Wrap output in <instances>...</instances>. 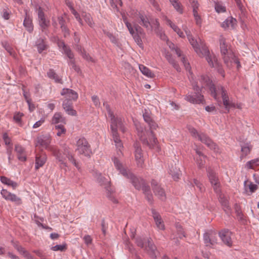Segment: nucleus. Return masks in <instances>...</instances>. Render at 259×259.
I'll return each instance as SVG.
<instances>
[{"mask_svg": "<svg viewBox=\"0 0 259 259\" xmlns=\"http://www.w3.org/2000/svg\"><path fill=\"white\" fill-rule=\"evenodd\" d=\"M195 52L200 57H204L208 65L211 68H215L218 72L223 77H225V71L222 65L218 62V59L213 53H210L208 48L200 39H194L191 36H188Z\"/></svg>", "mask_w": 259, "mask_h": 259, "instance_id": "1", "label": "nucleus"}, {"mask_svg": "<svg viewBox=\"0 0 259 259\" xmlns=\"http://www.w3.org/2000/svg\"><path fill=\"white\" fill-rule=\"evenodd\" d=\"M112 160L116 169L119 170L123 176L130 180V182L136 189L138 190H142L143 191L145 186H149L144 179L141 177H137L129 170L124 168L122 163L117 157H114L112 158Z\"/></svg>", "mask_w": 259, "mask_h": 259, "instance_id": "2", "label": "nucleus"}, {"mask_svg": "<svg viewBox=\"0 0 259 259\" xmlns=\"http://www.w3.org/2000/svg\"><path fill=\"white\" fill-rule=\"evenodd\" d=\"M209 91L211 96L218 102V105L220 107L222 106V103L218 96L219 95H221L223 100V104L225 106L226 111H221V112L229 113L230 108L235 107L234 104L229 102L227 91L222 85L218 84L215 86L213 84H212V85L209 87Z\"/></svg>", "mask_w": 259, "mask_h": 259, "instance_id": "3", "label": "nucleus"}, {"mask_svg": "<svg viewBox=\"0 0 259 259\" xmlns=\"http://www.w3.org/2000/svg\"><path fill=\"white\" fill-rule=\"evenodd\" d=\"M137 134L143 145L152 149L157 143V139L152 131L147 130L140 122L135 123Z\"/></svg>", "mask_w": 259, "mask_h": 259, "instance_id": "4", "label": "nucleus"}, {"mask_svg": "<svg viewBox=\"0 0 259 259\" xmlns=\"http://www.w3.org/2000/svg\"><path fill=\"white\" fill-rule=\"evenodd\" d=\"M137 245L143 248L147 253L153 259L156 258L157 248L151 238L145 237H138L135 241Z\"/></svg>", "mask_w": 259, "mask_h": 259, "instance_id": "5", "label": "nucleus"}, {"mask_svg": "<svg viewBox=\"0 0 259 259\" xmlns=\"http://www.w3.org/2000/svg\"><path fill=\"white\" fill-rule=\"evenodd\" d=\"M76 151L80 155H83L84 156L90 158L92 151L91 145L84 137L79 138L76 142Z\"/></svg>", "mask_w": 259, "mask_h": 259, "instance_id": "6", "label": "nucleus"}, {"mask_svg": "<svg viewBox=\"0 0 259 259\" xmlns=\"http://www.w3.org/2000/svg\"><path fill=\"white\" fill-rule=\"evenodd\" d=\"M139 23L147 28V30L154 31L157 32L159 31V23L157 19H153L149 22L146 16L139 14L138 15Z\"/></svg>", "mask_w": 259, "mask_h": 259, "instance_id": "7", "label": "nucleus"}, {"mask_svg": "<svg viewBox=\"0 0 259 259\" xmlns=\"http://www.w3.org/2000/svg\"><path fill=\"white\" fill-rule=\"evenodd\" d=\"M206 171L209 182L211 184L214 191L217 194L221 193V184L219 179L217 176L215 172L210 167L207 168Z\"/></svg>", "mask_w": 259, "mask_h": 259, "instance_id": "8", "label": "nucleus"}, {"mask_svg": "<svg viewBox=\"0 0 259 259\" xmlns=\"http://www.w3.org/2000/svg\"><path fill=\"white\" fill-rule=\"evenodd\" d=\"M220 46L221 53L224 60V62L226 65H228L230 60L228 45L226 43V39L222 36V35L221 36L220 38Z\"/></svg>", "mask_w": 259, "mask_h": 259, "instance_id": "9", "label": "nucleus"}, {"mask_svg": "<svg viewBox=\"0 0 259 259\" xmlns=\"http://www.w3.org/2000/svg\"><path fill=\"white\" fill-rule=\"evenodd\" d=\"M198 139L210 149L213 150L216 152H218V146L206 134L203 133L200 134L198 135Z\"/></svg>", "mask_w": 259, "mask_h": 259, "instance_id": "10", "label": "nucleus"}, {"mask_svg": "<svg viewBox=\"0 0 259 259\" xmlns=\"http://www.w3.org/2000/svg\"><path fill=\"white\" fill-rule=\"evenodd\" d=\"M134 147L135 149V157L137 165L139 167H142L144 163V160L140 143L138 142H135L134 144Z\"/></svg>", "mask_w": 259, "mask_h": 259, "instance_id": "11", "label": "nucleus"}, {"mask_svg": "<svg viewBox=\"0 0 259 259\" xmlns=\"http://www.w3.org/2000/svg\"><path fill=\"white\" fill-rule=\"evenodd\" d=\"M51 141V138L49 135H41L37 137L36 140L35 146H40L45 148L46 149L49 150L50 147H53L50 146Z\"/></svg>", "mask_w": 259, "mask_h": 259, "instance_id": "12", "label": "nucleus"}, {"mask_svg": "<svg viewBox=\"0 0 259 259\" xmlns=\"http://www.w3.org/2000/svg\"><path fill=\"white\" fill-rule=\"evenodd\" d=\"M49 151L52 152L56 160L60 162V166L61 168H62L63 167L67 166V163L65 162V158L59 149L55 147H52L49 148Z\"/></svg>", "mask_w": 259, "mask_h": 259, "instance_id": "13", "label": "nucleus"}, {"mask_svg": "<svg viewBox=\"0 0 259 259\" xmlns=\"http://www.w3.org/2000/svg\"><path fill=\"white\" fill-rule=\"evenodd\" d=\"M143 117L145 122L148 124L150 131H153V130H156L158 127V124L153 120L150 112L145 109L144 112L143 113Z\"/></svg>", "mask_w": 259, "mask_h": 259, "instance_id": "14", "label": "nucleus"}, {"mask_svg": "<svg viewBox=\"0 0 259 259\" xmlns=\"http://www.w3.org/2000/svg\"><path fill=\"white\" fill-rule=\"evenodd\" d=\"M219 234L225 244L229 247L232 245V241L231 237V232L228 229L221 230Z\"/></svg>", "mask_w": 259, "mask_h": 259, "instance_id": "15", "label": "nucleus"}, {"mask_svg": "<svg viewBox=\"0 0 259 259\" xmlns=\"http://www.w3.org/2000/svg\"><path fill=\"white\" fill-rule=\"evenodd\" d=\"M62 96H65V100H69L72 102V101H76L78 98L77 93L73 90L67 88H64L61 92Z\"/></svg>", "mask_w": 259, "mask_h": 259, "instance_id": "16", "label": "nucleus"}, {"mask_svg": "<svg viewBox=\"0 0 259 259\" xmlns=\"http://www.w3.org/2000/svg\"><path fill=\"white\" fill-rule=\"evenodd\" d=\"M37 15L39 26L41 27L42 31H44L49 27L50 22L46 19L44 13L40 7L38 8Z\"/></svg>", "mask_w": 259, "mask_h": 259, "instance_id": "17", "label": "nucleus"}, {"mask_svg": "<svg viewBox=\"0 0 259 259\" xmlns=\"http://www.w3.org/2000/svg\"><path fill=\"white\" fill-rule=\"evenodd\" d=\"M109 115L111 118L110 128L111 131H117L118 126L122 124L121 118L115 117L111 110H109Z\"/></svg>", "mask_w": 259, "mask_h": 259, "instance_id": "18", "label": "nucleus"}, {"mask_svg": "<svg viewBox=\"0 0 259 259\" xmlns=\"http://www.w3.org/2000/svg\"><path fill=\"white\" fill-rule=\"evenodd\" d=\"M151 212L157 227L160 230H164V225L159 213L153 208L151 209Z\"/></svg>", "mask_w": 259, "mask_h": 259, "instance_id": "19", "label": "nucleus"}, {"mask_svg": "<svg viewBox=\"0 0 259 259\" xmlns=\"http://www.w3.org/2000/svg\"><path fill=\"white\" fill-rule=\"evenodd\" d=\"M47 159V155L44 153L37 154L35 156V169L38 170L43 166Z\"/></svg>", "mask_w": 259, "mask_h": 259, "instance_id": "20", "label": "nucleus"}, {"mask_svg": "<svg viewBox=\"0 0 259 259\" xmlns=\"http://www.w3.org/2000/svg\"><path fill=\"white\" fill-rule=\"evenodd\" d=\"M188 94L186 96L185 99L191 103L200 104L203 100V96L201 94Z\"/></svg>", "mask_w": 259, "mask_h": 259, "instance_id": "21", "label": "nucleus"}, {"mask_svg": "<svg viewBox=\"0 0 259 259\" xmlns=\"http://www.w3.org/2000/svg\"><path fill=\"white\" fill-rule=\"evenodd\" d=\"M219 202L221 204L222 207L224 211L227 214L231 212V207L229 205V202L228 199L222 194H220L219 198Z\"/></svg>", "mask_w": 259, "mask_h": 259, "instance_id": "22", "label": "nucleus"}, {"mask_svg": "<svg viewBox=\"0 0 259 259\" xmlns=\"http://www.w3.org/2000/svg\"><path fill=\"white\" fill-rule=\"evenodd\" d=\"M62 106L67 114L71 116H76V111L73 109L72 102L69 100H64L62 104Z\"/></svg>", "mask_w": 259, "mask_h": 259, "instance_id": "23", "label": "nucleus"}, {"mask_svg": "<svg viewBox=\"0 0 259 259\" xmlns=\"http://www.w3.org/2000/svg\"><path fill=\"white\" fill-rule=\"evenodd\" d=\"M15 151L17 153L19 160L24 162L27 160L25 149L20 145L16 144L15 146Z\"/></svg>", "mask_w": 259, "mask_h": 259, "instance_id": "24", "label": "nucleus"}, {"mask_svg": "<svg viewBox=\"0 0 259 259\" xmlns=\"http://www.w3.org/2000/svg\"><path fill=\"white\" fill-rule=\"evenodd\" d=\"M52 124H66V119L65 117L63 116L61 112H56L53 115L52 118Z\"/></svg>", "mask_w": 259, "mask_h": 259, "instance_id": "25", "label": "nucleus"}, {"mask_svg": "<svg viewBox=\"0 0 259 259\" xmlns=\"http://www.w3.org/2000/svg\"><path fill=\"white\" fill-rule=\"evenodd\" d=\"M35 46L37 47V51L39 54L44 51L47 50L48 48L45 39L41 37L37 39L35 41Z\"/></svg>", "mask_w": 259, "mask_h": 259, "instance_id": "26", "label": "nucleus"}, {"mask_svg": "<svg viewBox=\"0 0 259 259\" xmlns=\"http://www.w3.org/2000/svg\"><path fill=\"white\" fill-rule=\"evenodd\" d=\"M203 240L206 246L212 247L216 244V240H213L212 234L207 232L203 234Z\"/></svg>", "mask_w": 259, "mask_h": 259, "instance_id": "27", "label": "nucleus"}, {"mask_svg": "<svg viewBox=\"0 0 259 259\" xmlns=\"http://www.w3.org/2000/svg\"><path fill=\"white\" fill-rule=\"evenodd\" d=\"M236 24V20L233 17H229L226 19L222 23V26L224 28H232L235 27Z\"/></svg>", "mask_w": 259, "mask_h": 259, "instance_id": "28", "label": "nucleus"}, {"mask_svg": "<svg viewBox=\"0 0 259 259\" xmlns=\"http://www.w3.org/2000/svg\"><path fill=\"white\" fill-rule=\"evenodd\" d=\"M165 58L169 63L178 72L181 71V67L177 61H176L171 54L169 53H166L165 55Z\"/></svg>", "mask_w": 259, "mask_h": 259, "instance_id": "29", "label": "nucleus"}, {"mask_svg": "<svg viewBox=\"0 0 259 259\" xmlns=\"http://www.w3.org/2000/svg\"><path fill=\"white\" fill-rule=\"evenodd\" d=\"M47 76L49 78L54 79L56 83H63L62 78L55 72L53 69H50L47 72Z\"/></svg>", "mask_w": 259, "mask_h": 259, "instance_id": "30", "label": "nucleus"}, {"mask_svg": "<svg viewBox=\"0 0 259 259\" xmlns=\"http://www.w3.org/2000/svg\"><path fill=\"white\" fill-rule=\"evenodd\" d=\"M139 68L141 73L149 78H154L155 75L148 68L142 64L139 65Z\"/></svg>", "mask_w": 259, "mask_h": 259, "instance_id": "31", "label": "nucleus"}, {"mask_svg": "<svg viewBox=\"0 0 259 259\" xmlns=\"http://www.w3.org/2000/svg\"><path fill=\"white\" fill-rule=\"evenodd\" d=\"M155 195L157 196L162 201H164L166 199V194L164 190L160 186L157 188H154L153 190Z\"/></svg>", "mask_w": 259, "mask_h": 259, "instance_id": "32", "label": "nucleus"}, {"mask_svg": "<svg viewBox=\"0 0 259 259\" xmlns=\"http://www.w3.org/2000/svg\"><path fill=\"white\" fill-rule=\"evenodd\" d=\"M143 193L145 195V198L148 201L149 203L150 204H152L153 200V195L151 193L150 186H145L144 190H143Z\"/></svg>", "mask_w": 259, "mask_h": 259, "instance_id": "33", "label": "nucleus"}, {"mask_svg": "<svg viewBox=\"0 0 259 259\" xmlns=\"http://www.w3.org/2000/svg\"><path fill=\"white\" fill-rule=\"evenodd\" d=\"M169 173L175 181H177L180 178V171L179 168L174 165L169 167Z\"/></svg>", "mask_w": 259, "mask_h": 259, "instance_id": "34", "label": "nucleus"}, {"mask_svg": "<svg viewBox=\"0 0 259 259\" xmlns=\"http://www.w3.org/2000/svg\"><path fill=\"white\" fill-rule=\"evenodd\" d=\"M234 208L238 221L241 222L245 221V218L242 212L240 205L238 203H235L234 206Z\"/></svg>", "mask_w": 259, "mask_h": 259, "instance_id": "35", "label": "nucleus"}, {"mask_svg": "<svg viewBox=\"0 0 259 259\" xmlns=\"http://www.w3.org/2000/svg\"><path fill=\"white\" fill-rule=\"evenodd\" d=\"M23 25L26 28L27 31L31 32L33 30L32 19L27 15V14H26V17L23 21Z\"/></svg>", "mask_w": 259, "mask_h": 259, "instance_id": "36", "label": "nucleus"}, {"mask_svg": "<svg viewBox=\"0 0 259 259\" xmlns=\"http://www.w3.org/2000/svg\"><path fill=\"white\" fill-rule=\"evenodd\" d=\"M113 139L115 143L116 146L120 149V148L122 147V144L121 141L119 138L117 131H111Z\"/></svg>", "mask_w": 259, "mask_h": 259, "instance_id": "37", "label": "nucleus"}, {"mask_svg": "<svg viewBox=\"0 0 259 259\" xmlns=\"http://www.w3.org/2000/svg\"><path fill=\"white\" fill-rule=\"evenodd\" d=\"M110 183L108 181H107V186L105 187V188L106 189V191H107V196L108 197V198L111 200L113 203H117V200L113 195V191L112 190V189L111 188L110 186Z\"/></svg>", "mask_w": 259, "mask_h": 259, "instance_id": "38", "label": "nucleus"}, {"mask_svg": "<svg viewBox=\"0 0 259 259\" xmlns=\"http://www.w3.org/2000/svg\"><path fill=\"white\" fill-rule=\"evenodd\" d=\"M59 25L61 28V30L64 32H67L68 31L66 21L63 16H59L57 18Z\"/></svg>", "mask_w": 259, "mask_h": 259, "instance_id": "39", "label": "nucleus"}, {"mask_svg": "<svg viewBox=\"0 0 259 259\" xmlns=\"http://www.w3.org/2000/svg\"><path fill=\"white\" fill-rule=\"evenodd\" d=\"M1 181L4 184L12 186L13 189H15L17 186V183L11 180L10 179H8L5 176H2L1 177Z\"/></svg>", "mask_w": 259, "mask_h": 259, "instance_id": "40", "label": "nucleus"}, {"mask_svg": "<svg viewBox=\"0 0 259 259\" xmlns=\"http://www.w3.org/2000/svg\"><path fill=\"white\" fill-rule=\"evenodd\" d=\"M23 116L24 114L23 113L16 112L14 113L13 116L14 121L20 126L23 125L21 118Z\"/></svg>", "mask_w": 259, "mask_h": 259, "instance_id": "41", "label": "nucleus"}, {"mask_svg": "<svg viewBox=\"0 0 259 259\" xmlns=\"http://www.w3.org/2000/svg\"><path fill=\"white\" fill-rule=\"evenodd\" d=\"M214 9L215 11L218 13H224L226 11L225 6L221 2H215L214 3Z\"/></svg>", "mask_w": 259, "mask_h": 259, "instance_id": "42", "label": "nucleus"}, {"mask_svg": "<svg viewBox=\"0 0 259 259\" xmlns=\"http://www.w3.org/2000/svg\"><path fill=\"white\" fill-rule=\"evenodd\" d=\"M107 36L108 38L110 39V41L117 46V47H120L121 46V44H120V41H119L118 38L117 37L116 35L115 34H114L113 33H106Z\"/></svg>", "mask_w": 259, "mask_h": 259, "instance_id": "43", "label": "nucleus"}, {"mask_svg": "<svg viewBox=\"0 0 259 259\" xmlns=\"http://www.w3.org/2000/svg\"><path fill=\"white\" fill-rule=\"evenodd\" d=\"M136 42L137 45L141 48H143V42L141 38V35L144 33H131Z\"/></svg>", "mask_w": 259, "mask_h": 259, "instance_id": "44", "label": "nucleus"}, {"mask_svg": "<svg viewBox=\"0 0 259 259\" xmlns=\"http://www.w3.org/2000/svg\"><path fill=\"white\" fill-rule=\"evenodd\" d=\"M81 16L82 18L84 19V21L91 27L93 26V19L91 17V16L90 14L87 13L85 12H83L81 14Z\"/></svg>", "mask_w": 259, "mask_h": 259, "instance_id": "45", "label": "nucleus"}, {"mask_svg": "<svg viewBox=\"0 0 259 259\" xmlns=\"http://www.w3.org/2000/svg\"><path fill=\"white\" fill-rule=\"evenodd\" d=\"M199 80L202 83V86L206 85L210 87L211 85H212L209 78L206 75H201L199 78Z\"/></svg>", "mask_w": 259, "mask_h": 259, "instance_id": "46", "label": "nucleus"}, {"mask_svg": "<svg viewBox=\"0 0 259 259\" xmlns=\"http://www.w3.org/2000/svg\"><path fill=\"white\" fill-rule=\"evenodd\" d=\"M65 124H59L55 125V129L58 131L57 135L60 137L62 134H65L66 130L64 127Z\"/></svg>", "mask_w": 259, "mask_h": 259, "instance_id": "47", "label": "nucleus"}, {"mask_svg": "<svg viewBox=\"0 0 259 259\" xmlns=\"http://www.w3.org/2000/svg\"><path fill=\"white\" fill-rule=\"evenodd\" d=\"M258 164L259 158H255L248 161L246 164V166L248 168L253 169L254 166H257Z\"/></svg>", "mask_w": 259, "mask_h": 259, "instance_id": "48", "label": "nucleus"}, {"mask_svg": "<svg viewBox=\"0 0 259 259\" xmlns=\"http://www.w3.org/2000/svg\"><path fill=\"white\" fill-rule=\"evenodd\" d=\"M67 244L66 243H64L63 244L56 245L54 246H52L51 247V250L53 251H65L67 249Z\"/></svg>", "mask_w": 259, "mask_h": 259, "instance_id": "49", "label": "nucleus"}, {"mask_svg": "<svg viewBox=\"0 0 259 259\" xmlns=\"http://www.w3.org/2000/svg\"><path fill=\"white\" fill-rule=\"evenodd\" d=\"M9 200L15 202L17 205H20L22 203L21 199L17 196L15 194L12 193L11 194Z\"/></svg>", "mask_w": 259, "mask_h": 259, "instance_id": "50", "label": "nucleus"}, {"mask_svg": "<svg viewBox=\"0 0 259 259\" xmlns=\"http://www.w3.org/2000/svg\"><path fill=\"white\" fill-rule=\"evenodd\" d=\"M170 3L172 4L175 9L180 13H182V9L181 8V5L178 3V0H169Z\"/></svg>", "mask_w": 259, "mask_h": 259, "instance_id": "51", "label": "nucleus"}, {"mask_svg": "<svg viewBox=\"0 0 259 259\" xmlns=\"http://www.w3.org/2000/svg\"><path fill=\"white\" fill-rule=\"evenodd\" d=\"M2 45L11 55L13 54V49L7 41H2Z\"/></svg>", "mask_w": 259, "mask_h": 259, "instance_id": "52", "label": "nucleus"}, {"mask_svg": "<svg viewBox=\"0 0 259 259\" xmlns=\"http://www.w3.org/2000/svg\"><path fill=\"white\" fill-rule=\"evenodd\" d=\"M68 64L71 67V68L73 69L77 73L81 72L79 67L75 64L74 59L69 60Z\"/></svg>", "mask_w": 259, "mask_h": 259, "instance_id": "53", "label": "nucleus"}, {"mask_svg": "<svg viewBox=\"0 0 259 259\" xmlns=\"http://www.w3.org/2000/svg\"><path fill=\"white\" fill-rule=\"evenodd\" d=\"M177 229L178 235H179V237L180 238L182 239L183 237H186L185 231H184V229H183V227H182V226L177 225Z\"/></svg>", "mask_w": 259, "mask_h": 259, "instance_id": "54", "label": "nucleus"}, {"mask_svg": "<svg viewBox=\"0 0 259 259\" xmlns=\"http://www.w3.org/2000/svg\"><path fill=\"white\" fill-rule=\"evenodd\" d=\"M196 163L198 167L199 168H201L204 167L205 165V160L202 157H196Z\"/></svg>", "mask_w": 259, "mask_h": 259, "instance_id": "55", "label": "nucleus"}, {"mask_svg": "<svg viewBox=\"0 0 259 259\" xmlns=\"http://www.w3.org/2000/svg\"><path fill=\"white\" fill-rule=\"evenodd\" d=\"M63 51L65 55L69 58L70 60L74 59V55L69 47H67Z\"/></svg>", "mask_w": 259, "mask_h": 259, "instance_id": "56", "label": "nucleus"}, {"mask_svg": "<svg viewBox=\"0 0 259 259\" xmlns=\"http://www.w3.org/2000/svg\"><path fill=\"white\" fill-rule=\"evenodd\" d=\"M70 10L71 11L72 13L75 16V18L78 21V22L81 25H82V21L81 18L80 17L79 14L75 11V10L73 8V7H70Z\"/></svg>", "mask_w": 259, "mask_h": 259, "instance_id": "57", "label": "nucleus"}, {"mask_svg": "<svg viewBox=\"0 0 259 259\" xmlns=\"http://www.w3.org/2000/svg\"><path fill=\"white\" fill-rule=\"evenodd\" d=\"M1 194L6 200H9L12 193L3 189L1 191Z\"/></svg>", "mask_w": 259, "mask_h": 259, "instance_id": "58", "label": "nucleus"}, {"mask_svg": "<svg viewBox=\"0 0 259 259\" xmlns=\"http://www.w3.org/2000/svg\"><path fill=\"white\" fill-rule=\"evenodd\" d=\"M33 252L35 253L40 259H47V256L42 250H34Z\"/></svg>", "mask_w": 259, "mask_h": 259, "instance_id": "59", "label": "nucleus"}, {"mask_svg": "<svg viewBox=\"0 0 259 259\" xmlns=\"http://www.w3.org/2000/svg\"><path fill=\"white\" fill-rule=\"evenodd\" d=\"M165 20L167 24L174 30V31H175L176 32H178L177 31H178L179 29L178 27L175 24H174L170 20L167 19L166 17Z\"/></svg>", "mask_w": 259, "mask_h": 259, "instance_id": "60", "label": "nucleus"}, {"mask_svg": "<svg viewBox=\"0 0 259 259\" xmlns=\"http://www.w3.org/2000/svg\"><path fill=\"white\" fill-rule=\"evenodd\" d=\"M165 20L167 24L174 30V31H175L176 32H178L177 31H178L179 29L178 27L175 24H174L170 20L167 19L166 17Z\"/></svg>", "mask_w": 259, "mask_h": 259, "instance_id": "61", "label": "nucleus"}, {"mask_svg": "<svg viewBox=\"0 0 259 259\" xmlns=\"http://www.w3.org/2000/svg\"><path fill=\"white\" fill-rule=\"evenodd\" d=\"M251 147H250L248 144L245 145L241 146V151L245 155H247L249 153Z\"/></svg>", "mask_w": 259, "mask_h": 259, "instance_id": "62", "label": "nucleus"}, {"mask_svg": "<svg viewBox=\"0 0 259 259\" xmlns=\"http://www.w3.org/2000/svg\"><path fill=\"white\" fill-rule=\"evenodd\" d=\"M194 184L198 188L200 192H202L204 190L203 185L197 180L194 179Z\"/></svg>", "mask_w": 259, "mask_h": 259, "instance_id": "63", "label": "nucleus"}, {"mask_svg": "<svg viewBox=\"0 0 259 259\" xmlns=\"http://www.w3.org/2000/svg\"><path fill=\"white\" fill-rule=\"evenodd\" d=\"M13 246L16 249L17 251L21 254H23L26 250L24 247H23L21 245H19L18 243L14 244Z\"/></svg>", "mask_w": 259, "mask_h": 259, "instance_id": "64", "label": "nucleus"}]
</instances>
